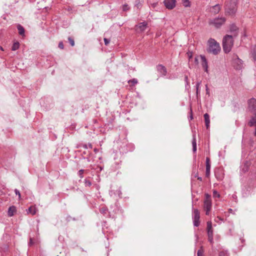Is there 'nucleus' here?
<instances>
[{
  "label": "nucleus",
  "mask_w": 256,
  "mask_h": 256,
  "mask_svg": "<svg viewBox=\"0 0 256 256\" xmlns=\"http://www.w3.org/2000/svg\"><path fill=\"white\" fill-rule=\"evenodd\" d=\"M238 0H227L224 3V12L226 16L234 17L237 12Z\"/></svg>",
  "instance_id": "1"
},
{
  "label": "nucleus",
  "mask_w": 256,
  "mask_h": 256,
  "mask_svg": "<svg viewBox=\"0 0 256 256\" xmlns=\"http://www.w3.org/2000/svg\"><path fill=\"white\" fill-rule=\"evenodd\" d=\"M234 43V37L232 35L226 34L224 36L222 46L224 53L228 54L231 51Z\"/></svg>",
  "instance_id": "2"
},
{
  "label": "nucleus",
  "mask_w": 256,
  "mask_h": 256,
  "mask_svg": "<svg viewBox=\"0 0 256 256\" xmlns=\"http://www.w3.org/2000/svg\"><path fill=\"white\" fill-rule=\"evenodd\" d=\"M208 44L207 51L208 52L216 55L220 52L221 48L220 44L214 39L210 38L208 42Z\"/></svg>",
  "instance_id": "3"
},
{
  "label": "nucleus",
  "mask_w": 256,
  "mask_h": 256,
  "mask_svg": "<svg viewBox=\"0 0 256 256\" xmlns=\"http://www.w3.org/2000/svg\"><path fill=\"white\" fill-rule=\"evenodd\" d=\"M226 18L224 17H216L208 20V24L213 26L215 28L218 29L226 22Z\"/></svg>",
  "instance_id": "4"
},
{
  "label": "nucleus",
  "mask_w": 256,
  "mask_h": 256,
  "mask_svg": "<svg viewBox=\"0 0 256 256\" xmlns=\"http://www.w3.org/2000/svg\"><path fill=\"white\" fill-rule=\"evenodd\" d=\"M204 204V208L206 211V214L208 216L212 209V203L211 196L208 194H205Z\"/></svg>",
  "instance_id": "5"
},
{
  "label": "nucleus",
  "mask_w": 256,
  "mask_h": 256,
  "mask_svg": "<svg viewBox=\"0 0 256 256\" xmlns=\"http://www.w3.org/2000/svg\"><path fill=\"white\" fill-rule=\"evenodd\" d=\"M200 214L198 209H194L192 212V220L194 226H198L200 225Z\"/></svg>",
  "instance_id": "6"
},
{
  "label": "nucleus",
  "mask_w": 256,
  "mask_h": 256,
  "mask_svg": "<svg viewBox=\"0 0 256 256\" xmlns=\"http://www.w3.org/2000/svg\"><path fill=\"white\" fill-rule=\"evenodd\" d=\"M248 109L252 114H256V99L252 98L248 100Z\"/></svg>",
  "instance_id": "7"
},
{
  "label": "nucleus",
  "mask_w": 256,
  "mask_h": 256,
  "mask_svg": "<svg viewBox=\"0 0 256 256\" xmlns=\"http://www.w3.org/2000/svg\"><path fill=\"white\" fill-rule=\"evenodd\" d=\"M242 60L239 58L237 55L233 58V64L235 69L240 70L242 67Z\"/></svg>",
  "instance_id": "8"
},
{
  "label": "nucleus",
  "mask_w": 256,
  "mask_h": 256,
  "mask_svg": "<svg viewBox=\"0 0 256 256\" xmlns=\"http://www.w3.org/2000/svg\"><path fill=\"white\" fill-rule=\"evenodd\" d=\"M163 2L166 8L172 10L176 6V0H164Z\"/></svg>",
  "instance_id": "9"
},
{
  "label": "nucleus",
  "mask_w": 256,
  "mask_h": 256,
  "mask_svg": "<svg viewBox=\"0 0 256 256\" xmlns=\"http://www.w3.org/2000/svg\"><path fill=\"white\" fill-rule=\"evenodd\" d=\"M148 26V23L146 22H143L139 23L136 26V30L138 32H143L144 31Z\"/></svg>",
  "instance_id": "10"
},
{
  "label": "nucleus",
  "mask_w": 256,
  "mask_h": 256,
  "mask_svg": "<svg viewBox=\"0 0 256 256\" xmlns=\"http://www.w3.org/2000/svg\"><path fill=\"white\" fill-rule=\"evenodd\" d=\"M156 70L160 73V76H164L167 74L166 68L162 64H158L156 66Z\"/></svg>",
  "instance_id": "11"
},
{
  "label": "nucleus",
  "mask_w": 256,
  "mask_h": 256,
  "mask_svg": "<svg viewBox=\"0 0 256 256\" xmlns=\"http://www.w3.org/2000/svg\"><path fill=\"white\" fill-rule=\"evenodd\" d=\"M230 32L232 34L233 37H236L238 34V28L234 24L230 25Z\"/></svg>",
  "instance_id": "12"
},
{
  "label": "nucleus",
  "mask_w": 256,
  "mask_h": 256,
  "mask_svg": "<svg viewBox=\"0 0 256 256\" xmlns=\"http://www.w3.org/2000/svg\"><path fill=\"white\" fill-rule=\"evenodd\" d=\"M200 57L202 60L201 64L202 66V67L203 68L204 72H206V73H208V60L206 59L205 56L203 55H200Z\"/></svg>",
  "instance_id": "13"
},
{
  "label": "nucleus",
  "mask_w": 256,
  "mask_h": 256,
  "mask_svg": "<svg viewBox=\"0 0 256 256\" xmlns=\"http://www.w3.org/2000/svg\"><path fill=\"white\" fill-rule=\"evenodd\" d=\"M109 193L111 196H118L119 198L122 197V192L120 188H118V190H110Z\"/></svg>",
  "instance_id": "14"
},
{
  "label": "nucleus",
  "mask_w": 256,
  "mask_h": 256,
  "mask_svg": "<svg viewBox=\"0 0 256 256\" xmlns=\"http://www.w3.org/2000/svg\"><path fill=\"white\" fill-rule=\"evenodd\" d=\"M207 233L208 237L210 236H213L212 223L210 221L207 222Z\"/></svg>",
  "instance_id": "15"
},
{
  "label": "nucleus",
  "mask_w": 256,
  "mask_h": 256,
  "mask_svg": "<svg viewBox=\"0 0 256 256\" xmlns=\"http://www.w3.org/2000/svg\"><path fill=\"white\" fill-rule=\"evenodd\" d=\"M220 6L219 4H216L212 7L211 12L214 14H218L220 10Z\"/></svg>",
  "instance_id": "16"
},
{
  "label": "nucleus",
  "mask_w": 256,
  "mask_h": 256,
  "mask_svg": "<svg viewBox=\"0 0 256 256\" xmlns=\"http://www.w3.org/2000/svg\"><path fill=\"white\" fill-rule=\"evenodd\" d=\"M250 56L252 58L254 62L256 61V46H252L251 47L250 52Z\"/></svg>",
  "instance_id": "17"
},
{
  "label": "nucleus",
  "mask_w": 256,
  "mask_h": 256,
  "mask_svg": "<svg viewBox=\"0 0 256 256\" xmlns=\"http://www.w3.org/2000/svg\"><path fill=\"white\" fill-rule=\"evenodd\" d=\"M204 122L206 124V126L207 129H208L210 128V116L208 113H206L204 114Z\"/></svg>",
  "instance_id": "18"
},
{
  "label": "nucleus",
  "mask_w": 256,
  "mask_h": 256,
  "mask_svg": "<svg viewBox=\"0 0 256 256\" xmlns=\"http://www.w3.org/2000/svg\"><path fill=\"white\" fill-rule=\"evenodd\" d=\"M16 212V206H10L8 211V216L10 217H11L14 216V212Z\"/></svg>",
  "instance_id": "19"
},
{
  "label": "nucleus",
  "mask_w": 256,
  "mask_h": 256,
  "mask_svg": "<svg viewBox=\"0 0 256 256\" xmlns=\"http://www.w3.org/2000/svg\"><path fill=\"white\" fill-rule=\"evenodd\" d=\"M253 114L254 115V116H252L248 122V125L250 127L256 125V114Z\"/></svg>",
  "instance_id": "20"
},
{
  "label": "nucleus",
  "mask_w": 256,
  "mask_h": 256,
  "mask_svg": "<svg viewBox=\"0 0 256 256\" xmlns=\"http://www.w3.org/2000/svg\"><path fill=\"white\" fill-rule=\"evenodd\" d=\"M192 146L193 152H196V140L195 134L192 135Z\"/></svg>",
  "instance_id": "21"
},
{
  "label": "nucleus",
  "mask_w": 256,
  "mask_h": 256,
  "mask_svg": "<svg viewBox=\"0 0 256 256\" xmlns=\"http://www.w3.org/2000/svg\"><path fill=\"white\" fill-rule=\"evenodd\" d=\"M17 28L18 31V34L22 36H24L25 30L24 27L20 24H18L17 26Z\"/></svg>",
  "instance_id": "22"
},
{
  "label": "nucleus",
  "mask_w": 256,
  "mask_h": 256,
  "mask_svg": "<svg viewBox=\"0 0 256 256\" xmlns=\"http://www.w3.org/2000/svg\"><path fill=\"white\" fill-rule=\"evenodd\" d=\"M36 210L35 207L30 206L28 208V213L32 215H34L36 214Z\"/></svg>",
  "instance_id": "23"
},
{
  "label": "nucleus",
  "mask_w": 256,
  "mask_h": 256,
  "mask_svg": "<svg viewBox=\"0 0 256 256\" xmlns=\"http://www.w3.org/2000/svg\"><path fill=\"white\" fill-rule=\"evenodd\" d=\"M20 47V43L18 42H15L12 44V50L13 51H15L18 49Z\"/></svg>",
  "instance_id": "24"
},
{
  "label": "nucleus",
  "mask_w": 256,
  "mask_h": 256,
  "mask_svg": "<svg viewBox=\"0 0 256 256\" xmlns=\"http://www.w3.org/2000/svg\"><path fill=\"white\" fill-rule=\"evenodd\" d=\"M206 170H210V158L208 157L206 158Z\"/></svg>",
  "instance_id": "25"
},
{
  "label": "nucleus",
  "mask_w": 256,
  "mask_h": 256,
  "mask_svg": "<svg viewBox=\"0 0 256 256\" xmlns=\"http://www.w3.org/2000/svg\"><path fill=\"white\" fill-rule=\"evenodd\" d=\"M201 84V82H198L196 85V96L197 98H198V95L200 94L199 88Z\"/></svg>",
  "instance_id": "26"
},
{
  "label": "nucleus",
  "mask_w": 256,
  "mask_h": 256,
  "mask_svg": "<svg viewBox=\"0 0 256 256\" xmlns=\"http://www.w3.org/2000/svg\"><path fill=\"white\" fill-rule=\"evenodd\" d=\"M84 186L87 187V186H92V182H91L88 180L87 178L84 179Z\"/></svg>",
  "instance_id": "27"
},
{
  "label": "nucleus",
  "mask_w": 256,
  "mask_h": 256,
  "mask_svg": "<svg viewBox=\"0 0 256 256\" xmlns=\"http://www.w3.org/2000/svg\"><path fill=\"white\" fill-rule=\"evenodd\" d=\"M218 256H229L228 250H222L219 252Z\"/></svg>",
  "instance_id": "28"
},
{
  "label": "nucleus",
  "mask_w": 256,
  "mask_h": 256,
  "mask_svg": "<svg viewBox=\"0 0 256 256\" xmlns=\"http://www.w3.org/2000/svg\"><path fill=\"white\" fill-rule=\"evenodd\" d=\"M182 4L185 7H190V6L189 0H182Z\"/></svg>",
  "instance_id": "29"
},
{
  "label": "nucleus",
  "mask_w": 256,
  "mask_h": 256,
  "mask_svg": "<svg viewBox=\"0 0 256 256\" xmlns=\"http://www.w3.org/2000/svg\"><path fill=\"white\" fill-rule=\"evenodd\" d=\"M130 8L128 4H124V5H122V9L123 11H124V12L128 11L130 10Z\"/></svg>",
  "instance_id": "30"
},
{
  "label": "nucleus",
  "mask_w": 256,
  "mask_h": 256,
  "mask_svg": "<svg viewBox=\"0 0 256 256\" xmlns=\"http://www.w3.org/2000/svg\"><path fill=\"white\" fill-rule=\"evenodd\" d=\"M68 39V41L70 42V44L72 46H74V40L70 36H69Z\"/></svg>",
  "instance_id": "31"
},
{
  "label": "nucleus",
  "mask_w": 256,
  "mask_h": 256,
  "mask_svg": "<svg viewBox=\"0 0 256 256\" xmlns=\"http://www.w3.org/2000/svg\"><path fill=\"white\" fill-rule=\"evenodd\" d=\"M84 170L82 169L80 170L78 172V174L80 178H82L84 177Z\"/></svg>",
  "instance_id": "32"
},
{
  "label": "nucleus",
  "mask_w": 256,
  "mask_h": 256,
  "mask_svg": "<svg viewBox=\"0 0 256 256\" xmlns=\"http://www.w3.org/2000/svg\"><path fill=\"white\" fill-rule=\"evenodd\" d=\"M14 192L16 194V196H18V199L19 200L20 199L21 196H20V191L18 189L16 188V189H14Z\"/></svg>",
  "instance_id": "33"
},
{
  "label": "nucleus",
  "mask_w": 256,
  "mask_h": 256,
  "mask_svg": "<svg viewBox=\"0 0 256 256\" xmlns=\"http://www.w3.org/2000/svg\"><path fill=\"white\" fill-rule=\"evenodd\" d=\"M213 196L214 198H220V194L218 193V192L214 190L213 192Z\"/></svg>",
  "instance_id": "34"
},
{
  "label": "nucleus",
  "mask_w": 256,
  "mask_h": 256,
  "mask_svg": "<svg viewBox=\"0 0 256 256\" xmlns=\"http://www.w3.org/2000/svg\"><path fill=\"white\" fill-rule=\"evenodd\" d=\"M203 250L202 249H200L198 250L197 252V256H203Z\"/></svg>",
  "instance_id": "35"
},
{
  "label": "nucleus",
  "mask_w": 256,
  "mask_h": 256,
  "mask_svg": "<svg viewBox=\"0 0 256 256\" xmlns=\"http://www.w3.org/2000/svg\"><path fill=\"white\" fill-rule=\"evenodd\" d=\"M184 81L186 82V88L187 86H189V82L188 81V76H184Z\"/></svg>",
  "instance_id": "36"
},
{
  "label": "nucleus",
  "mask_w": 256,
  "mask_h": 256,
  "mask_svg": "<svg viewBox=\"0 0 256 256\" xmlns=\"http://www.w3.org/2000/svg\"><path fill=\"white\" fill-rule=\"evenodd\" d=\"M72 220H76V219L74 218H72L70 216H68L66 218V220L67 222H70Z\"/></svg>",
  "instance_id": "37"
},
{
  "label": "nucleus",
  "mask_w": 256,
  "mask_h": 256,
  "mask_svg": "<svg viewBox=\"0 0 256 256\" xmlns=\"http://www.w3.org/2000/svg\"><path fill=\"white\" fill-rule=\"evenodd\" d=\"M83 147L86 149H87L88 148H92V146L91 144H88V146L87 144H84Z\"/></svg>",
  "instance_id": "38"
},
{
  "label": "nucleus",
  "mask_w": 256,
  "mask_h": 256,
  "mask_svg": "<svg viewBox=\"0 0 256 256\" xmlns=\"http://www.w3.org/2000/svg\"><path fill=\"white\" fill-rule=\"evenodd\" d=\"M104 42L105 45L107 46L110 42V40L108 38H104Z\"/></svg>",
  "instance_id": "39"
},
{
  "label": "nucleus",
  "mask_w": 256,
  "mask_h": 256,
  "mask_svg": "<svg viewBox=\"0 0 256 256\" xmlns=\"http://www.w3.org/2000/svg\"><path fill=\"white\" fill-rule=\"evenodd\" d=\"M58 48L62 50L64 49V44H63V42H59L58 44Z\"/></svg>",
  "instance_id": "40"
},
{
  "label": "nucleus",
  "mask_w": 256,
  "mask_h": 256,
  "mask_svg": "<svg viewBox=\"0 0 256 256\" xmlns=\"http://www.w3.org/2000/svg\"><path fill=\"white\" fill-rule=\"evenodd\" d=\"M188 56L189 60L191 59L192 58V52H188Z\"/></svg>",
  "instance_id": "41"
},
{
  "label": "nucleus",
  "mask_w": 256,
  "mask_h": 256,
  "mask_svg": "<svg viewBox=\"0 0 256 256\" xmlns=\"http://www.w3.org/2000/svg\"><path fill=\"white\" fill-rule=\"evenodd\" d=\"M208 240L211 244L214 243L213 236H210L208 237Z\"/></svg>",
  "instance_id": "42"
},
{
  "label": "nucleus",
  "mask_w": 256,
  "mask_h": 256,
  "mask_svg": "<svg viewBox=\"0 0 256 256\" xmlns=\"http://www.w3.org/2000/svg\"><path fill=\"white\" fill-rule=\"evenodd\" d=\"M130 82L134 84H136L138 83V80L136 78L132 79Z\"/></svg>",
  "instance_id": "43"
},
{
  "label": "nucleus",
  "mask_w": 256,
  "mask_h": 256,
  "mask_svg": "<svg viewBox=\"0 0 256 256\" xmlns=\"http://www.w3.org/2000/svg\"><path fill=\"white\" fill-rule=\"evenodd\" d=\"M210 175V170H206V176L208 177Z\"/></svg>",
  "instance_id": "44"
},
{
  "label": "nucleus",
  "mask_w": 256,
  "mask_h": 256,
  "mask_svg": "<svg viewBox=\"0 0 256 256\" xmlns=\"http://www.w3.org/2000/svg\"><path fill=\"white\" fill-rule=\"evenodd\" d=\"M34 242H33V241H32V238H30V242L28 243V245L30 246H31L33 244Z\"/></svg>",
  "instance_id": "45"
},
{
  "label": "nucleus",
  "mask_w": 256,
  "mask_h": 256,
  "mask_svg": "<svg viewBox=\"0 0 256 256\" xmlns=\"http://www.w3.org/2000/svg\"><path fill=\"white\" fill-rule=\"evenodd\" d=\"M190 120H192L193 119V116L192 114V110L190 109Z\"/></svg>",
  "instance_id": "46"
},
{
  "label": "nucleus",
  "mask_w": 256,
  "mask_h": 256,
  "mask_svg": "<svg viewBox=\"0 0 256 256\" xmlns=\"http://www.w3.org/2000/svg\"><path fill=\"white\" fill-rule=\"evenodd\" d=\"M232 197L233 199L236 202V200H237V196L236 194H233Z\"/></svg>",
  "instance_id": "47"
},
{
  "label": "nucleus",
  "mask_w": 256,
  "mask_h": 256,
  "mask_svg": "<svg viewBox=\"0 0 256 256\" xmlns=\"http://www.w3.org/2000/svg\"><path fill=\"white\" fill-rule=\"evenodd\" d=\"M194 62H196V64H198V57H195V58H194Z\"/></svg>",
  "instance_id": "48"
},
{
  "label": "nucleus",
  "mask_w": 256,
  "mask_h": 256,
  "mask_svg": "<svg viewBox=\"0 0 256 256\" xmlns=\"http://www.w3.org/2000/svg\"><path fill=\"white\" fill-rule=\"evenodd\" d=\"M198 179L199 180L201 181V182H202V177L198 176Z\"/></svg>",
  "instance_id": "49"
},
{
  "label": "nucleus",
  "mask_w": 256,
  "mask_h": 256,
  "mask_svg": "<svg viewBox=\"0 0 256 256\" xmlns=\"http://www.w3.org/2000/svg\"><path fill=\"white\" fill-rule=\"evenodd\" d=\"M206 94H208V88L207 85H206Z\"/></svg>",
  "instance_id": "50"
},
{
  "label": "nucleus",
  "mask_w": 256,
  "mask_h": 256,
  "mask_svg": "<svg viewBox=\"0 0 256 256\" xmlns=\"http://www.w3.org/2000/svg\"><path fill=\"white\" fill-rule=\"evenodd\" d=\"M256 128H255V131H254V136H256V125L255 126Z\"/></svg>",
  "instance_id": "51"
},
{
  "label": "nucleus",
  "mask_w": 256,
  "mask_h": 256,
  "mask_svg": "<svg viewBox=\"0 0 256 256\" xmlns=\"http://www.w3.org/2000/svg\"><path fill=\"white\" fill-rule=\"evenodd\" d=\"M87 154V152L86 151H84L83 152H82V155L84 154Z\"/></svg>",
  "instance_id": "52"
},
{
  "label": "nucleus",
  "mask_w": 256,
  "mask_h": 256,
  "mask_svg": "<svg viewBox=\"0 0 256 256\" xmlns=\"http://www.w3.org/2000/svg\"><path fill=\"white\" fill-rule=\"evenodd\" d=\"M36 0H29V1L31 2H36Z\"/></svg>",
  "instance_id": "53"
},
{
  "label": "nucleus",
  "mask_w": 256,
  "mask_h": 256,
  "mask_svg": "<svg viewBox=\"0 0 256 256\" xmlns=\"http://www.w3.org/2000/svg\"><path fill=\"white\" fill-rule=\"evenodd\" d=\"M232 211V209H231V208H230V209H229V212H231Z\"/></svg>",
  "instance_id": "54"
},
{
  "label": "nucleus",
  "mask_w": 256,
  "mask_h": 256,
  "mask_svg": "<svg viewBox=\"0 0 256 256\" xmlns=\"http://www.w3.org/2000/svg\"><path fill=\"white\" fill-rule=\"evenodd\" d=\"M0 49L2 50H4L2 46L0 47Z\"/></svg>",
  "instance_id": "55"
},
{
  "label": "nucleus",
  "mask_w": 256,
  "mask_h": 256,
  "mask_svg": "<svg viewBox=\"0 0 256 256\" xmlns=\"http://www.w3.org/2000/svg\"><path fill=\"white\" fill-rule=\"evenodd\" d=\"M86 159H87V160H88V162H89V161H90V159H89V158H86Z\"/></svg>",
  "instance_id": "56"
},
{
  "label": "nucleus",
  "mask_w": 256,
  "mask_h": 256,
  "mask_svg": "<svg viewBox=\"0 0 256 256\" xmlns=\"http://www.w3.org/2000/svg\"><path fill=\"white\" fill-rule=\"evenodd\" d=\"M94 150V152H96L98 150H97V149H96V148H95V149Z\"/></svg>",
  "instance_id": "57"
},
{
  "label": "nucleus",
  "mask_w": 256,
  "mask_h": 256,
  "mask_svg": "<svg viewBox=\"0 0 256 256\" xmlns=\"http://www.w3.org/2000/svg\"><path fill=\"white\" fill-rule=\"evenodd\" d=\"M196 239L198 238V236L196 235Z\"/></svg>",
  "instance_id": "58"
}]
</instances>
